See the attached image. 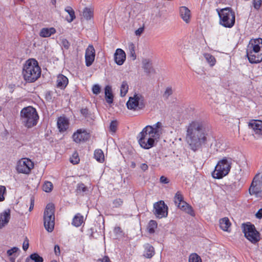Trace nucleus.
<instances>
[{
  "mask_svg": "<svg viewBox=\"0 0 262 262\" xmlns=\"http://www.w3.org/2000/svg\"><path fill=\"white\" fill-rule=\"evenodd\" d=\"M183 196V194H182L181 192L180 191H178L176 194H175V196Z\"/></svg>",
  "mask_w": 262,
  "mask_h": 262,
  "instance_id": "obj_61",
  "label": "nucleus"
},
{
  "mask_svg": "<svg viewBox=\"0 0 262 262\" xmlns=\"http://www.w3.org/2000/svg\"><path fill=\"white\" fill-rule=\"evenodd\" d=\"M154 213L157 217L161 219L168 215V207L164 201H160L154 204Z\"/></svg>",
  "mask_w": 262,
  "mask_h": 262,
  "instance_id": "obj_12",
  "label": "nucleus"
},
{
  "mask_svg": "<svg viewBox=\"0 0 262 262\" xmlns=\"http://www.w3.org/2000/svg\"><path fill=\"white\" fill-rule=\"evenodd\" d=\"M220 228L224 231L230 232L229 230L231 226V223L228 217H225L220 220L219 221Z\"/></svg>",
  "mask_w": 262,
  "mask_h": 262,
  "instance_id": "obj_23",
  "label": "nucleus"
},
{
  "mask_svg": "<svg viewBox=\"0 0 262 262\" xmlns=\"http://www.w3.org/2000/svg\"><path fill=\"white\" fill-rule=\"evenodd\" d=\"M52 3L55 5L56 4V0H52Z\"/></svg>",
  "mask_w": 262,
  "mask_h": 262,
  "instance_id": "obj_63",
  "label": "nucleus"
},
{
  "mask_svg": "<svg viewBox=\"0 0 262 262\" xmlns=\"http://www.w3.org/2000/svg\"><path fill=\"white\" fill-rule=\"evenodd\" d=\"M114 232L117 234H120L122 233L121 229L119 227H116L114 228Z\"/></svg>",
  "mask_w": 262,
  "mask_h": 262,
  "instance_id": "obj_54",
  "label": "nucleus"
},
{
  "mask_svg": "<svg viewBox=\"0 0 262 262\" xmlns=\"http://www.w3.org/2000/svg\"><path fill=\"white\" fill-rule=\"evenodd\" d=\"M156 140L149 138L145 140V139L139 138L138 139V142L142 148L148 149L155 145Z\"/></svg>",
  "mask_w": 262,
  "mask_h": 262,
  "instance_id": "obj_19",
  "label": "nucleus"
},
{
  "mask_svg": "<svg viewBox=\"0 0 262 262\" xmlns=\"http://www.w3.org/2000/svg\"><path fill=\"white\" fill-rule=\"evenodd\" d=\"M129 110L134 111H139L143 110L145 106L144 97L140 94H136L133 97H130L126 103Z\"/></svg>",
  "mask_w": 262,
  "mask_h": 262,
  "instance_id": "obj_9",
  "label": "nucleus"
},
{
  "mask_svg": "<svg viewBox=\"0 0 262 262\" xmlns=\"http://www.w3.org/2000/svg\"><path fill=\"white\" fill-rule=\"evenodd\" d=\"M114 56L115 62L118 65H122L126 58L125 52L121 49L116 50Z\"/></svg>",
  "mask_w": 262,
  "mask_h": 262,
  "instance_id": "obj_20",
  "label": "nucleus"
},
{
  "mask_svg": "<svg viewBox=\"0 0 262 262\" xmlns=\"http://www.w3.org/2000/svg\"><path fill=\"white\" fill-rule=\"evenodd\" d=\"M160 181L163 184H167L169 182L168 179L164 176H161L160 177Z\"/></svg>",
  "mask_w": 262,
  "mask_h": 262,
  "instance_id": "obj_49",
  "label": "nucleus"
},
{
  "mask_svg": "<svg viewBox=\"0 0 262 262\" xmlns=\"http://www.w3.org/2000/svg\"><path fill=\"white\" fill-rule=\"evenodd\" d=\"M65 11L68 13L70 15V18H67V21L69 23L72 22L75 18L74 11L71 7H67L66 8Z\"/></svg>",
  "mask_w": 262,
  "mask_h": 262,
  "instance_id": "obj_32",
  "label": "nucleus"
},
{
  "mask_svg": "<svg viewBox=\"0 0 262 262\" xmlns=\"http://www.w3.org/2000/svg\"><path fill=\"white\" fill-rule=\"evenodd\" d=\"M93 16V11L88 8H85L83 11V16L87 20L90 19Z\"/></svg>",
  "mask_w": 262,
  "mask_h": 262,
  "instance_id": "obj_34",
  "label": "nucleus"
},
{
  "mask_svg": "<svg viewBox=\"0 0 262 262\" xmlns=\"http://www.w3.org/2000/svg\"><path fill=\"white\" fill-rule=\"evenodd\" d=\"M34 204V199H31L30 206V208H29L30 211H32V210L33 209Z\"/></svg>",
  "mask_w": 262,
  "mask_h": 262,
  "instance_id": "obj_57",
  "label": "nucleus"
},
{
  "mask_svg": "<svg viewBox=\"0 0 262 262\" xmlns=\"http://www.w3.org/2000/svg\"><path fill=\"white\" fill-rule=\"evenodd\" d=\"M248 126L254 130L256 134L262 135V121L251 120L249 123Z\"/></svg>",
  "mask_w": 262,
  "mask_h": 262,
  "instance_id": "obj_18",
  "label": "nucleus"
},
{
  "mask_svg": "<svg viewBox=\"0 0 262 262\" xmlns=\"http://www.w3.org/2000/svg\"><path fill=\"white\" fill-rule=\"evenodd\" d=\"M20 117L23 124L28 128L36 125L39 118L36 110L32 106L24 108L20 112Z\"/></svg>",
  "mask_w": 262,
  "mask_h": 262,
  "instance_id": "obj_3",
  "label": "nucleus"
},
{
  "mask_svg": "<svg viewBox=\"0 0 262 262\" xmlns=\"http://www.w3.org/2000/svg\"><path fill=\"white\" fill-rule=\"evenodd\" d=\"M55 206L52 203L47 204L43 215L44 226L48 232H52L55 225Z\"/></svg>",
  "mask_w": 262,
  "mask_h": 262,
  "instance_id": "obj_7",
  "label": "nucleus"
},
{
  "mask_svg": "<svg viewBox=\"0 0 262 262\" xmlns=\"http://www.w3.org/2000/svg\"><path fill=\"white\" fill-rule=\"evenodd\" d=\"M93 93L94 94H98L100 92V87L98 84H95L92 88Z\"/></svg>",
  "mask_w": 262,
  "mask_h": 262,
  "instance_id": "obj_45",
  "label": "nucleus"
},
{
  "mask_svg": "<svg viewBox=\"0 0 262 262\" xmlns=\"http://www.w3.org/2000/svg\"><path fill=\"white\" fill-rule=\"evenodd\" d=\"M189 262H202L201 257L196 253L190 255Z\"/></svg>",
  "mask_w": 262,
  "mask_h": 262,
  "instance_id": "obj_37",
  "label": "nucleus"
},
{
  "mask_svg": "<svg viewBox=\"0 0 262 262\" xmlns=\"http://www.w3.org/2000/svg\"><path fill=\"white\" fill-rule=\"evenodd\" d=\"M261 0H253V4L255 9H258L261 5Z\"/></svg>",
  "mask_w": 262,
  "mask_h": 262,
  "instance_id": "obj_46",
  "label": "nucleus"
},
{
  "mask_svg": "<svg viewBox=\"0 0 262 262\" xmlns=\"http://www.w3.org/2000/svg\"><path fill=\"white\" fill-rule=\"evenodd\" d=\"M163 125L161 122H158L152 126L147 125L140 133L138 138L158 139L162 134Z\"/></svg>",
  "mask_w": 262,
  "mask_h": 262,
  "instance_id": "obj_4",
  "label": "nucleus"
},
{
  "mask_svg": "<svg viewBox=\"0 0 262 262\" xmlns=\"http://www.w3.org/2000/svg\"><path fill=\"white\" fill-rule=\"evenodd\" d=\"M203 56L210 66L213 67L215 65L216 63V59L213 56L209 53H205L203 54Z\"/></svg>",
  "mask_w": 262,
  "mask_h": 262,
  "instance_id": "obj_30",
  "label": "nucleus"
},
{
  "mask_svg": "<svg viewBox=\"0 0 262 262\" xmlns=\"http://www.w3.org/2000/svg\"><path fill=\"white\" fill-rule=\"evenodd\" d=\"M143 69L145 72L148 74L155 73V71L152 68L151 63L146 60L143 61Z\"/></svg>",
  "mask_w": 262,
  "mask_h": 262,
  "instance_id": "obj_28",
  "label": "nucleus"
},
{
  "mask_svg": "<svg viewBox=\"0 0 262 262\" xmlns=\"http://www.w3.org/2000/svg\"><path fill=\"white\" fill-rule=\"evenodd\" d=\"M56 32V30L54 28L51 27L50 28H42L39 33V35L42 37H48L51 35Z\"/></svg>",
  "mask_w": 262,
  "mask_h": 262,
  "instance_id": "obj_24",
  "label": "nucleus"
},
{
  "mask_svg": "<svg viewBox=\"0 0 262 262\" xmlns=\"http://www.w3.org/2000/svg\"><path fill=\"white\" fill-rule=\"evenodd\" d=\"M172 94V89L170 88H167L163 95L164 97L167 99L168 97Z\"/></svg>",
  "mask_w": 262,
  "mask_h": 262,
  "instance_id": "obj_44",
  "label": "nucleus"
},
{
  "mask_svg": "<svg viewBox=\"0 0 262 262\" xmlns=\"http://www.w3.org/2000/svg\"><path fill=\"white\" fill-rule=\"evenodd\" d=\"M5 200V198H0V202L4 201Z\"/></svg>",
  "mask_w": 262,
  "mask_h": 262,
  "instance_id": "obj_64",
  "label": "nucleus"
},
{
  "mask_svg": "<svg viewBox=\"0 0 262 262\" xmlns=\"http://www.w3.org/2000/svg\"><path fill=\"white\" fill-rule=\"evenodd\" d=\"M57 86L60 89H64L68 84V78L63 75L60 74L57 78Z\"/></svg>",
  "mask_w": 262,
  "mask_h": 262,
  "instance_id": "obj_22",
  "label": "nucleus"
},
{
  "mask_svg": "<svg viewBox=\"0 0 262 262\" xmlns=\"http://www.w3.org/2000/svg\"><path fill=\"white\" fill-rule=\"evenodd\" d=\"M186 140L193 150H196L202 144L205 143L206 137L203 130V123L194 121L187 127Z\"/></svg>",
  "mask_w": 262,
  "mask_h": 262,
  "instance_id": "obj_1",
  "label": "nucleus"
},
{
  "mask_svg": "<svg viewBox=\"0 0 262 262\" xmlns=\"http://www.w3.org/2000/svg\"><path fill=\"white\" fill-rule=\"evenodd\" d=\"M11 218V211L9 209L5 210L0 214V229L6 226Z\"/></svg>",
  "mask_w": 262,
  "mask_h": 262,
  "instance_id": "obj_17",
  "label": "nucleus"
},
{
  "mask_svg": "<svg viewBox=\"0 0 262 262\" xmlns=\"http://www.w3.org/2000/svg\"><path fill=\"white\" fill-rule=\"evenodd\" d=\"M175 203L177 207L181 210L185 211L192 216L195 215L192 207L186 202L182 200V198H177V199L175 200Z\"/></svg>",
  "mask_w": 262,
  "mask_h": 262,
  "instance_id": "obj_13",
  "label": "nucleus"
},
{
  "mask_svg": "<svg viewBox=\"0 0 262 262\" xmlns=\"http://www.w3.org/2000/svg\"><path fill=\"white\" fill-rule=\"evenodd\" d=\"M262 183V174H256L253 178L251 185L249 189L250 195L262 196V189L260 188Z\"/></svg>",
  "mask_w": 262,
  "mask_h": 262,
  "instance_id": "obj_10",
  "label": "nucleus"
},
{
  "mask_svg": "<svg viewBox=\"0 0 262 262\" xmlns=\"http://www.w3.org/2000/svg\"><path fill=\"white\" fill-rule=\"evenodd\" d=\"M9 259H10V261L11 262H15V257H10ZM17 262H21V259H19L17 261Z\"/></svg>",
  "mask_w": 262,
  "mask_h": 262,
  "instance_id": "obj_60",
  "label": "nucleus"
},
{
  "mask_svg": "<svg viewBox=\"0 0 262 262\" xmlns=\"http://www.w3.org/2000/svg\"><path fill=\"white\" fill-rule=\"evenodd\" d=\"M256 216L258 219L262 217V209H260L256 214Z\"/></svg>",
  "mask_w": 262,
  "mask_h": 262,
  "instance_id": "obj_56",
  "label": "nucleus"
},
{
  "mask_svg": "<svg viewBox=\"0 0 262 262\" xmlns=\"http://www.w3.org/2000/svg\"><path fill=\"white\" fill-rule=\"evenodd\" d=\"M33 167V162L29 159L24 158L18 162L16 169L19 173L29 174Z\"/></svg>",
  "mask_w": 262,
  "mask_h": 262,
  "instance_id": "obj_11",
  "label": "nucleus"
},
{
  "mask_svg": "<svg viewBox=\"0 0 262 262\" xmlns=\"http://www.w3.org/2000/svg\"><path fill=\"white\" fill-rule=\"evenodd\" d=\"M122 200L119 198L114 200L113 204L114 206L117 207L120 206L122 204Z\"/></svg>",
  "mask_w": 262,
  "mask_h": 262,
  "instance_id": "obj_47",
  "label": "nucleus"
},
{
  "mask_svg": "<svg viewBox=\"0 0 262 262\" xmlns=\"http://www.w3.org/2000/svg\"><path fill=\"white\" fill-rule=\"evenodd\" d=\"M94 157L99 162H103L104 160V154L101 149H98L95 151Z\"/></svg>",
  "mask_w": 262,
  "mask_h": 262,
  "instance_id": "obj_31",
  "label": "nucleus"
},
{
  "mask_svg": "<svg viewBox=\"0 0 262 262\" xmlns=\"http://www.w3.org/2000/svg\"><path fill=\"white\" fill-rule=\"evenodd\" d=\"M101 262H111L107 256H105L101 259Z\"/></svg>",
  "mask_w": 262,
  "mask_h": 262,
  "instance_id": "obj_59",
  "label": "nucleus"
},
{
  "mask_svg": "<svg viewBox=\"0 0 262 262\" xmlns=\"http://www.w3.org/2000/svg\"><path fill=\"white\" fill-rule=\"evenodd\" d=\"M70 162L73 164H77L79 163L80 159L79 158L78 154L77 152H74L70 159Z\"/></svg>",
  "mask_w": 262,
  "mask_h": 262,
  "instance_id": "obj_38",
  "label": "nucleus"
},
{
  "mask_svg": "<svg viewBox=\"0 0 262 262\" xmlns=\"http://www.w3.org/2000/svg\"><path fill=\"white\" fill-rule=\"evenodd\" d=\"M40 74L41 70L36 60L31 59L26 62L23 68V75L26 81H35L40 77Z\"/></svg>",
  "mask_w": 262,
  "mask_h": 262,
  "instance_id": "obj_2",
  "label": "nucleus"
},
{
  "mask_svg": "<svg viewBox=\"0 0 262 262\" xmlns=\"http://www.w3.org/2000/svg\"><path fill=\"white\" fill-rule=\"evenodd\" d=\"M226 190L228 192V195H236L237 192L239 191V188L236 187V185L234 183L230 185L227 186Z\"/></svg>",
  "mask_w": 262,
  "mask_h": 262,
  "instance_id": "obj_27",
  "label": "nucleus"
},
{
  "mask_svg": "<svg viewBox=\"0 0 262 262\" xmlns=\"http://www.w3.org/2000/svg\"><path fill=\"white\" fill-rule=\"evenodd\" d=\"M95 57V50L92 45H89L85 51V64L87 67H90L92 64Z\"/></svg>",
  "mask_w": 262,
  "mask_h": 262,
  "instance_id": "obj_14",
  "label": "nucleus"
},
{
  "mask_svg": "<svg viewBox=\"0 0 262 262\" xmlns=\"http://www.w3.org/2000/svg\"><path fill=\"white\" fill-rule=\"evenodd\" d=\"M53 189V184L51 182H46L42 186V189L43 191L49 192H50Z\"/></svg>",
  "mask_w": 262,
  "mask_h": 262,
  "instance_id": "obj_36",
  "label": "nucleus"
},
{
  "mask_svg": "<svg viewBox=\"0 0 262 262\" xmlns=\"http://www.w3.org/2000/svg\"><path fill=\"white\" fill-rule=\"evenodd\" d=\"M88 191V188L82 183L79 184L77 186V191L78 193L84 192Z\"/></svg>",
  "mask_w": 262,
  "mask_h": 262,
  "instance_id": "obj_42",
  "label": "nucleus"
},
{
  "mask_svg": "<svg viewBox=\"0 0 262 262\" xmlns=\"http://www.w3.org/2000/svg\"><path fill=\"white\" fill-rule=\"evenodd\" d=\"M29 257L33 262H43V258L37 253L32 254Z\"/></svg>",
  "mask_w": 262,
  "mask_h": 262,
  "instance_id": "obj_39",
  "label": "nucleus"
},
{
  "mask_svg": "<svg viewBox=\"0 0 262 262\" xmlns=\"http://www.w3.org/2000/svg\"><path fill=\"white\" fill-rule=\"evenodd\" d=\"M232 160L230 158L224 157L220 160L212 173L215 179H220L227 176L231 169Z\"/></svg>",
  "mask_w": 262,
  "mask_h": 262,
  "instance_id": "obj_5",
  "label": "nucleus"
},
{
  "mask_svg": "<svg viewBox=\"0 0 262 262\" xmlns=\"http://www.w3.org/2000/svg\"><path fill=\"white\" fill-rule=\"evenodd\" d=\"M69 123L67 119L64 117H59L57 120V126L60 132L66 131L69 127Z\"/></svg>",
  "mask_w": 262,
  "mask_h": 262,
  "instance_id": "obj_21",
  "label": "nucleus"
},
{
  "mask_svg": "<svg viewBox=\"0 0 262 262\" xmlns=\"http://www.w3.org/2000/svg\"><path fill=\"white\" fill-rule=\"evenodd\" d=\"M54 252L56 255H59L60 253V248L59 246L55 245L54 247Z\"/></svg>",
  "mask_w": 262,
  "mask_h": 262,
  "instance_id": "obj_53",
  "label": "nucleus"
},
{
  "mask_svg": "<svg viewBox=\"0 0 262 262\" xmlns=\"http://www.w3.org/2000/svg\"><path fill=\"white\" fill-rule=\"evenodd\" d=\"M26 262H33L30 257H28L26 259Z\"/></svg>",
  "mask_w": 262,
  "mask_h": 262,
  "instance_id": "obj_62",
  "label": "nucleus"
},
{
  "mask_svg": "<svg viewBox=\"0 0 262 262\" xmlns=\"http://www.w3.org/2000/svg\"><path fill=\"white\" fill-rule=\"evenodd\" d=\"M19 251V249L17 247H14L11 249L7 250V254L8 256L15 257L16 253Z\"/></svg>",
  "mask_w": 262,
  "mask_h": 262,
  "instance_id": "obj_40",
  "label": "nucleus"
},
{
  "mask_svg": "<svg viewBox=\"0 0 262 262\" xmlns=\"http://www.w3.org/2000/svg\"><path fill=\"white\" fill-rule=\"evenodd\" d=\"M220 24L226 28H231L235 23V14L231 8H226L218 11Z\"/></svg>",
  "mask_w": 262,
  "mask_h": 262,
  "instance_id": "obj_8",
  "label": "nucleus"
},
{
  "mask_svg": "<svg viewBox=\"0 0 262 262\" xmlns=\"http://www.w3.org/2000/svg\"><path fill=\"white\" fill-rule=\"evenodd\" d=\"M105 97L106 102L112 103L113 101V95L112 92V88L110 86L107 85L105 88Z\"/></svg>",
  "mask_w": 262,
  "mask_h": 262,
  "instance_id": "obj_26",
  "label": "nucleus"
},
{
  "mask_svg": "<svg viewBox=\"0 0 262 262\" xmlns=\"http://www.w3.org/2000/svg\"><path fill=\"white\" fill-rule=\"evenodd\" d=\"M6 188L4 186H0V196H4L6 194Z\"/></svg>",
  "mask_w": 262,
  "mask_h": 262,
  "instance_id": "obj_48",
  "label": "nucleus"
},
{
  "mask_svg": "<svg viewBox=\"0 0 262 262\" xmlns=\"http://www.w3.org/2000/svg\"><path fill=\"white\" fill-rule=\"evenodd\" d=\"M148 165L145 163H143L140 165V168L143 171H146L148 169Z\"/></svg>",
  "mask_w": 262,
  "mask_h": 262,
  "instance_id": "obj_55",
  "label": "nucleus"
},
{
  "mask_svg": "<svg viewBox=\"0 0 262 262\" xmlns=\"http://www.w3.org/2000/svg\"><path fill=\"white\" fill-rule=\"evenodd\" d=\"M118 123L116 121H112L110 125L109 129L112 133H115L116 132L117 128Z\"/></svg>",
  "mask_w": 262,
  "mask_h": 262,
  "instance_id": "obj_41",
  "label": "nucleus"
},
{
  "mask_svg": "<svg viewBox=\"0 0 262 262\" xmlns=\"http://www.w3.org/2000/svg\"><path fill=\"white\" fill-rule=\"evenodd\" d=\"M73 138L75 142L79 143L88 140L90 135L85 130L78 129L73 134Z\"/></svg>",
  "mask_w": 262,
  "mask_h": 262,
  "instance_id": "obj_15",
  "label": "nucleus"
},
{
  "mask_svg": "<svg viewBox=\"0 0 262 262\" xmlns=\"http://www.w3.org/2000/svg\"><path fill=\"white\" fill-rule=\"evenodd\" d=\"M62 45L66 49H68L70 46L69 42L66 39L62 40Z\"/></svg>",
  "mask_w": 262,
  "mask_h": 262,
  "instance_id": "obj_52",
  "label": "nucleus"
},
{
  "mask_svg": "<svg viewBox=\"0 0 262 262\" xmlns=\"http://www.w3.org/2000/svg\"><path fill=\"white\" fill-rule=\"evenodd\" d=\"M129 49L130 51V56L132 57L133 60L136 58V55L135 52V46L133 43H130L129 45Z\"/></svg>",
  "mask_w": 262,
  "mask_h": 262,
  "instance_id": "obj_43",
  "label": "nucleus"
},
{
  "mask_svg": "<svg viewBox=\"0 0 262 262\" xmlns=\"http://www.w3.org/2000/svg\"><path fill=\"white\" fill-rule=\"evenodd\" d=\"M83 222V216L77 213L73 218L72 225L75 227H79Z\"/></svg>",
  "mask_w": 262,
  "mask_h": 262,
  "instance_id": "obj_29",
  "label": "nucleus"
},
{
  "mask_svg": "<svg viewBox=\"0 0 262 262\" xmlns=\"http://www.w3.org/2000/svg\"><path fill=\"white\" fill-rule=\"evenodd\" d=\"M179 13L181 18L186 24H189L191 20L190 10L185 6L180 7L179 8Z\"/></svg>",
  "mask_w": 262,
  "mask_h": 262,
  "instance_id": "obj_16",
  "label": "nucleus"
},
{
  "mask_svg": "<svg viewBox=\"0 0 262 262\" xmlns=\"http://www.w3.org/2000/svg\"><path fill=\"white\" fill-rule=\"evenodd\" d=\"M242 231L245 237L253 244H257L260 240V234L255 226L250 222L242 225Z\"/></svg>",
  "mask_w": 262,
  "mask_h": 262,
  "instance_id": "obj_6",
  "label": "nucleus"
},
{
  "mask_svg": "<svg viewBox=\"0 0 262 262\" xmlns=\"http://www.w3.org/2000/svg\"><path fill=\"white\" fill-rule=\"evenodd\" d=\"M29 248V241L26 239L23 243V248L25 251H26Z\"/></svg>",
  "mask_w": 262,
  "mask_h": 262,
  "instance_id": "obj_50",
  "label": "nucleus"
},
{
  "mask_svg": "<svg viewBox=\"0 0 262 262\" xmlns=\"http://www.w3.org/2000/svg\"><path fill=\"white\" fill-rule=\"evenodd\" d=\"M157 228V223L155 221L151 220L149 221L148 227H147V230L148 231V232L152 234L154 233L155 231V229Z\"/></svg>",
  "mask_w": 262,
  "mask_h": 262,
  "instance_id": "obj_33",
  "label": "nucleus"
},
{
  "mask_svg": "<svg viewBox=\"0 0 262 262\" xmlns=\"http://www.w3.org/2000/svg\"><path fill=\"white\" fill-rule=\"evenodd\" d=\"M143 31L144 27H140L136 31L135 34L137 36H140L143 33Z\"/></svg>",
  "mask_w": 262,
  "mask_h": 262,
  "instance_id": "obj_51",
  "label": "nucleus"
},
{
  "mask_svg": "<svg viewBox=\"0 0 262 262\" xmlns=\"http://www.w3.org/2000/svg\"><path fill=\"white\" fill-rule=\"evenodd\" d=\"M128 90V85L126 81H123L120 87V95L122 97L125 96Z\"/></svg>",
  "mask_w": 262,
  "mask_h": 262,
  "instance_id": "obj_35",
  "label": "nucleus"
},
{
  "mask_svg": "<svg viewBox=\"0 0 262 262\" xmlns=\"http://www.w3.org/2000/svg\"><path fill=\"white\" fill-rule=\"evenodd\" d=\"M145 251L144 256L148 258H150L155 254L154 248L149 244L145 245Z\"/></svg>",
  "mask_w": 262,
  "mask_h": 262,
  "instance_id": "obj_25",
  "label": "nucleus"
},
{
  "mask_svg": "<svg viewBox=\"0 0 262 262\" xmlns=\"http://www.w3.org/2000/svg\"><path fill=\"white\" fill-rule=\"evenodd\" d=\"M88 110H87L86 108L82 109L81 110V114H82L85 117L88 115Z\"/></svg>",
  "mask_w": 262,
  "mask_h": 262,
  "instance_id": "obj_58",
  "label": "nucleus"
}]
</instances>
